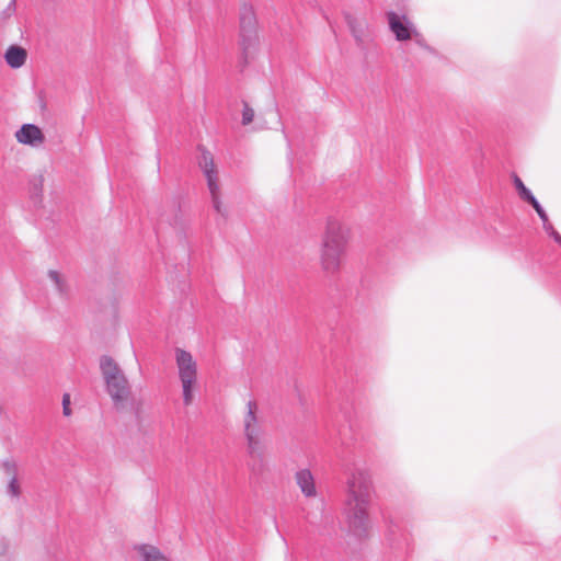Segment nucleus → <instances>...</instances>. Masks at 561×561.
<instances>
[{
	"label": "nucleus",
	"mask_w": 561,
	"mask_h": 561,
	"mask_svg": "<svg viewBox=\"0 0 561 561\" xmlns=\"http://www.w3.org/2000/svg\"><path fill=\"white\" fill-rule=\"evenodd\" d=\"M373 480L368 469L354 468L346 481L343 516L347 531L358 538H367L371 530L370 504Z\"/></svg>",
	"instance_id": "nucleus-1"
},
{
	"label": "nucleus",
	"mask_w": 561,
	"mask_h": 561,
	"mask_svg": "<svg viewBox=\"0 0 561 561\" xmlns=\"http://www.w3.org/2000/svg\"><path fill=\"white\" fill-rule=\"evenodd\" d=\"M351 228L342 220L330 217L325 222L319 247V265L327 275H336L347 254Z\"/></svg>",
	"instance_id": "nucleus-2"
},
{
	"label": "nucleus",
	"mask_w": 561,
	"mask_h": 561,
	"mask_svg": "<svg viewBox=\"0 0 561 561\" xmlns=\"http://www.w3.org/2000/svg\"><path fill=\"white\" fill-rule=\"evenodd\" d=\"M100 370L105 389L117 410H125L131 399V387L118 364L110 356H102Z\"/></svg>",
	"instance_id": "nucleus-3"
},
{
	"label": "nucleus",
	"mask_w": 561,
	"mask_h": 561,
	"mask_svg": "<svg viewBox=\"0 0 561 561\" xmlns=\"http://www.w3.org/2000/svg\"><path fill=\"white\" fill-rule=\"evenodd\" d=\"M243 435L248 456L255 460H262L267 451V437L259 417V407L253 400L247 403V412L243 416Z\"/></svg>",
	"instance_id": "nucleus-4"
},
{
	"label": "nucleus",
	"mask_w": 561,
	"mask_h": 561,
	"mask_svg": "<svg viewBox=\"0 0 561 561\" xmlns=\"http://www.w3.org/2000/svg\"><path fill=\"white\" fill-rule=\"evenodd\" d=\"M174 359L182 388L183 404L190 407L194 402L197 389V362L190 352L179 347L174 351Z\"/></svg>",
	"instance_id": "nucleus-5"
},
{
	"label": "nucleus",
	"mask_w": 561,
	"mask_h": 561,
	"mask_svg": "<svg viewBox=\"0 0 561 561\" xmlns=\"http://www.w3.org/2000/svg\"><path fill=\"white\" fill-rule=\"evenodd\" d=\"M198 165L202 169L207 181V187L209 191L213 209L220 217L226 218L229 214V207L227 203L224 201L218 172L214 163V158L211 153L206 150H202L201 156L198 158Z\"/></svg>",
	"instance_id": "nucleus-6"
},
{
	"label": "nucleus",
	"mask_w": 561,
	"mask_h": 561,
	"mask_svg": "<svg viewBox=\"0 0 561 561\" xmlns=\"http://www.w3.org/2000/svg\"><path fill=\"white\" fill-rule=\"evenodd\" d=\"M259 43L257 21L252 7L244 5L240 13V44L248 53Z\"/></svg>",
	"instance_id": "nucleus-7"
},
{
	"label": "nucleus",
	"mask_w": 561,
	"mask_h": 561,
	"mask_svg": "<svg viewBox=\"0 0 561 561\" xmlns=\"http://www.w3.org/2000/svg\"><path fill=\"white\" fill-rule=\"evenodd\" d=\"M387 19L389 28L397 41L405 42L419 36L415 25L407 15L389 12Z\"/></svg>",
	"instance_id": "nucleus-8"
},
{
	"label": "nucleus",
	"mask_w": 561,
	"mask_h": 561,
	"mask_svg": "<svg viewBox=\"0 0 561 561\" xmlns=\"http://www.w3.org/2000/svg\"><path fill=\"white\" fill-rule=\"evenodd\" d=\"M14 137L19 144L32 148L42 147L46 140L43 130L35 124H23L14 133Z\"/></svg>",
	"instance_id": "nucleus-9"
},
{
	"label": "nucleus",
	"mask_w": 561,
	"mask_h": 561,
	"mask_svg": "<svg viewBox=\"0 0 561 561\" xmlns=\"http://www.w3.org/2000/svg\"><path fill=\"white\" fill-rule=\"evenodd\" d=\"M1 467L4 471V473L9 478V482L7 485V494L11 499H19L22 490H21L20 480L18 478V467H16L15 462H13L11 460H5L2 462Z\"/></svg>",
	"instance_id": "nucleus-10"
},
{
	"label": "nucleus",
	"mask_w": 561,
	"mask_h": 561,
	"mask_svg": "<svg viewBox=\"0 0 561 561\" xmlns=\"http://www.w3.org/2000/svg\"><path fill=\"white\" fill-rule=\"evenodd\" d=\"M47 276L58 297L61 299H69L71 296V286L66 275L59 271L49 270Z\"/></svg>",
	"instance_id": "nucleus-11"
},
{
	"label": "nucleus",
	"mask_w": 561,
	"mask_h": 561,
	"mask_svg": "<svg viewBox=\"0 0 561 561\" xmlns=\"http://www.w3.org/2000/svg\"><path fill=\"white\" fill-rule=\"evenodd\" d=\"M296 483L302 494L307 497L317 496V488L313 474L309 469H301L296 472Z\"/></svg>",
	"instance_id": "nucleus-12"
},
{
	"label": "nucleus",
	"mask_w": 561,
	"mask_h": 561,
	"mask_svg": "<svg viewBox=\"0 0 561 561\" xmlns=\"http://www.w3.org/2000/svg\"><path fill=\"white\" fill-rule=\"evenodd\" d=\"M135 552L140 561H169L160 550L151 545H138Z\"/></svg>",
	"instance_id": "nucleus-13"
},
{
	"label": "nucleus",
	"mask_w": 561,
	"mask_h": 561,
	"mask_svg": "<svg viewBox=\"0 0 561 561\" xmlns=\"http://www.w3.org/2000/svg\"><path fill=\"white\" fill-rule=\"evenodd\" d=\"M26 50L15 45L10 46L4 55L5 61L11 68L22 67L26 61Z\"/></svg>",
	"instance_id": "nucleus-14"
},
{
	"label": "nucleus",
	"mask_w": 561,
	"mask_h": 561,
	"mask_svg": "<svg viewBox=\"0 0 561 561\" xmlns=\"http://www.w3.org/2000/svg\"><path fill=\"white\" fill-rule=\"evenodd\" d=\"M514 185L518 192V195L522 199L526 201V202H529L531 201L535 196L533 195V193L530 192V190H528L525 184L523 183V181L517 176L515 175L514 176Z\"/></svg>",
	"instance_id": "nucleus-15"
},
{
	"label": "nucleus",
	"mask_w": 561,
	"mask_h": 561,
	"mask_svg": "<svg viewBox=\"0 0 561 561\" xmlns=\"http://www.w3.org/2000/svg\"><path fill=\"white\" fill-rule=\"evenodd\" d=\"M542 228L546 231L548 236L553 238V240L561 245V236L560 233L553 228L552 224L548 220L547 222L542 224Z\"/></svg>",
	"instance_id": "nucleus-16"
},
{
	"label": "nucleus",
	"mask_w": 561,
	"mask_h": 561,
	"mask_svg": "<svg viewBox=\"0 0 561 561\" xmlns=\"http://www.w3.org/2000/svg\"><path fill=\"white\" fill-rule=\"evenodd\" d=\"M254 119V110L250 107L247 103L243 105L242 110V125L247 126L252 123Z\"/></svg>",
	"instance_id": "nucleus-17"
},
{
	"label": "nucleus",
	"mask_w": 561,
	"mask_h": 561,
	"mask_svg": "<svg viewBox=\"0 0 561 561\" xmlns=\"http://www.w3.org/2000/svg\"><path fill=\"white\" fill-rule=\"evenodd\" d=\"M533 207L534 209L536 210V213L538 214V216L540 217L542 224L547 222L549 220L548 218V215L547 213L545 211V209L541 207V205L538 203V201L536 199V197H534L531 201L528 202Z\"/></svg>",
	"instance_id": "nucleus-18"
},
{
	"label": "nucleus",
	"mask_w": 561,
	"mask_h": 561,
	"mask_svg": "<svg viewBox=\"0 0 561 561\" xmlns=\"http://www.w3.org/2000/svg\"><path fill=\"white\" fill-rule=\"evenodd\" d=\"M62 413L65 416L71 415V409H70V394L65 393L62 397Z\"/></svg>",
	"instance_id": "nucleus-19"
}]
</instances>
